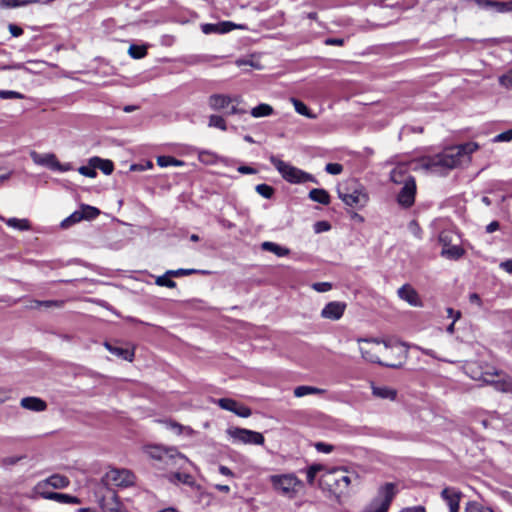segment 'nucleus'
Instances as JSON below:
<instances>
[{
	"instance_id": "nucleus-62",
	"label": "nucleus",
	"mask_w": 512,
	"mask_h": 512,
	"mask_svg": "<svg viewBox=\"0 0 512 512\" xmlns=\"http://www.w3.org/2000/svg\"><path fill=\"white\" fill-rule=\"evenodd\" d=\"M9 32L14 37H19L23 34V29L15 24H9Z\"/></svg>"
},
{
	"instance_id": "nucleus-33",
	"label": "nucleus",
	"mask_w": 512,
	"mask_h": 512,
	"mask_svg": "<svg viewBox=\"0 0 512 512\" xmlns=\"http://www.w3.org/2000/svg\"><path fill=\"white\" fill-rule=\"evenodd\" d=\"M79 211L80 214L83 216V220L95 219L100 214L98 208L86 204L81 205Z\"/></svg>"
},
{
	"instance_id": "nucleus-25",
	"label": "nucleus",
	"mask_w": 512,
	"mask_h": 512,
	"mask_svg": "<svg viewBox=\"0 0 512 512\" xmlns=\"http://www.w3.org/2000/svg\"><path fill=\"white\" fill-rule=\"evenodd\" d=\"M105 347L107 348V350H109L112 354L124 359V360H127V361H132L133 360V357H134V352L129 350V349H125V348H122V347H117V346H113L111 345L110 343H105Z\"/></svg>"
},
{
	"instance_id": "nucleus-36",
	"label": "nucleus",
	"mask_w": 512,
	"mask_h": 512,
	"mask_svg": "<svg viewBox=\"0 0 512 512\" xmlns=\"http://www.w3.org/2000/svg\"><path fill=\"white\" fill-rule=\"evenodd\" d=\"M157 164L160 167L183 166L184 162L171 156H159L157 158Z\"/></svg>"
},
{
	"instance_id": "nucleus-35",
	"label": "nucleus",
	"mask_w": 512,
	"mask_h": 512,
	"mask_svg": "<svg viewBox=\"0 0 512 512\" xmlns=\"http://www.w3.org/2000/svg\"><path fill=\"white\" fill-rule=\"evenodd\" d=\"M128 54L133 59H142L147 54V46L132 44L128 49Z\"/></svg>"
},
{
	"instance_id": "nucleus-2",
	"label": "nucleus",
	"mask_w": 512,
	"mask_h": 512,
	"mask_svg": "<svg viewBox=\"0 0 512 512\" xmlns=\"http://www.w3.org/2000/svg\"><path fill=\"white\" fill-rule=\"evenodd\" d=\"M269 160L282 178L291 184H303L306 182L317 183V180L312 174L282 161L277 156L271 155Z\"/></svg>"
},
{
	"instance_id": "nucleus-58",
	"label": "nucleus",
	"mask_w": 512,
	"mask_h": 512,
	"mask_svg": "<svg viewBox=\"0 0 512 512\" xmlns=\"http://www.w3.org/2000/svg\"><path fill=\"white\" fill-rule=\"evenodd\" d=\"M201 30H202V32L204 34H212V33H218L219 34L218 23H216V24H211V23L203 24L201 26Z\"/></svg>"
},
{
	"instance_id": "nucleus-49",
	"label": "nucleus",
	"mask_w": 512,
	"mask_h": 512,
	"mask_svg": "<svg viewBox=\"0 0 512 512\" xmlns=\"http://www.w3.org/2000/svg\"><path fill=\"white\" fill-rule=\"evenodd\" d=\"M1 99H23L24 95L12 90H0Z\"/></svg>"
},
{
	"instance_id": "nucleus-22",
	"label": "nucleus",
	"mask_w": 512,
	"mask_h": 512,
	"mask_svg": "<svg viewBox=\"0 0 512 512\" xmlns=\"http://www.w3.org/2000/svg\"><path fill=\"white\" fill-rule=\"evenodd\" d=\"M408 168L406 164L397 165L390 173V179L396 184H405V181L411 177L407 175Z\"/></svg>"
},
{
	"instance_id": "nucleus-23",
	"label": "nucleus",
	"mask_w": 512,
	"mask_h": 512,
	"mask_svg": "<svg viewBox=\"0 0 512 512\" xmlns=\"http://www.w3.org/2000/svg\"><path fill=\"white\" fill-rule=\"evenodd\" d=\"M89 164L96 167V169H100L105 175H110L114 169V165L111 160L102 159L100 157H92L89 160Z\"/></svg>"
},
{
	"instance_id": "nucleus-64",
	"label": "nucleus",
	"mask_w": 512,
	"mask_h": 512,
	"mask_svg": "<svg viewBox=\"0 0 512 512\" xmlns=\"http://www.w3.org/2000/svg\"><path fill=\"white\" fill-rule=\"evenodd\" d=\"M238 172L241 174H256L257 170L246 165H241L237 168Z\"/></svg>"
},
{
	"instance_id": "nucleus-15",
	"label": "nucleus",
	"mask_w": 512,
	"mask_h": 512,
	"mask_svg": "<svg viewBox=\"0 0 512 512\" xmlns=\"http://www.w3.org/2000/svg\"><path fill=\"white\" fill-rule=\"evenodd\" d=\"M479 7L484 9H495L498 13L512 12V0L505 2L494 1V0H473Z\"/></svg>"
},
{
	"instance_id": "nucleus-53",
	"label": "nucleus",
	"mask_w": 512,
	"mask_h": 512,
	"mask_svg": "<svg viewBox=\"0 0 512 512\" xmlns=\"http://www.w3.org/2000/svg\"><path fill=\"white\" fill-rule=\"evenodd\" d=\"M312 288L319 293H324L332 289V284L329 282H317L312 284Z\"/></svg>"
},
{
	"instance_id": "nucleus-52",
	"label": "nucleus",
	"mask_w": 512,
	"mask_h": 512,
	"mask_svg": "<svg viewBox=\"0 0 512 512\" xmlns=\"http://www.w3.org/2000/svg\"><path fill=\"white\" fill-rule=\"evenodd\" d=\"M315 449L320 453H331L334 450V446L325 442H317L314 445Z\"/></svg>"
},
{
	"instance_id": "nucleus-21",
	"label": "nucleus",
	"mask_w": 512,
	"mask_h": 512,
	"mask_svg": "<svg viewBox=\"0 0 512 512\" xmlns=\"http://www.w3.org/2000/svg\"><path fill=\"white\" fill-rule=\"evenodd\" d=\"M263 251L271 252L278 257H285L290 254V249L275 242L265 241L261 244Z\"/></svg>"
},
{
	"instance_id": "nucleus-50",
	"label": "nucleus",
	"mask_w": 512,
	"mask_h": 512,
	"mask_svg": "<svg viewBox=\"0 0 512 512\" xmlns=\"http://www.w3.org/2000/svg\"><path fill=\"white\" fill-rule=\"evenodd\" d=\"M325 171L331 175H338L343 171V166L339 163H328Z\"/></svg>"
},
{
	"instance_id": "nucleus-24",
	"label": "nucleus",
	"mask_w": 512,
	"mask_h": 512,
	"mask_svg": "<svg viewBox=\"0 0 512 512\" xmlns=\"http://www.w3.org/2000/svg\"><path fill=\"white\" fill-rule=\"evenodd\" d=\"M0 220L4 221L9 227L19 230V231H27L31 229V225L28 219H19V218H8L0 216Z\"/></svg>"
},
{
	"instance_id": "nucleus-45",
	"label": "nucleus",
	"mask_w": 512,
	"mask_h": 512,
	"mask_svg": "<svg viewBox=\"0 0 512 512\" xmlns=\"http://www.w3.org/2000/svg\"><path fill=\"white\" fill-rule=\"evenodd\" d=\"M198 159L204 164H214L216 162L217 156L210 151H200Z\"/></svg>"
},
{
	"instance_id": "nucleus-42",
	"label": "nucleus",
	"mask_w": 512,
	"mask_h": 512,
	"mask_svg": "<svg viewBox=\"0 0 512 512\" xmlns=\"http://www.w3.org/2000/svg\"><path fill=\"white\" fill-rule=\"evenodd\" d=\"M170 277H173L172 275H168L167 272L161 276H158L155 280V283L158 286L162 287H168V288H175L176 282L170 279Z\"/></svg>"
},
{
	"instance_id": "nucleus-8",
	"label": "nucleus",
	"mask_w": 512,
	"mask_h": 512,
	"mask_svg": "<svg viewBox=\"0 0 512 512\" xmlns=\"http://www.w3.org/2000/svg\"><path fill=\"white\" fill-rule=\"evenodd\" d=\"M70 484V480L68 477L60 474H53L50 477L39 481L35 487L34 491L37 495L42 497V492H50L48 487H52L54 489H64L68 487Z\"/></svg>"
},
{
	"instance_id": "nucleus-3",
	"label": "nucleus",
	"mask_w": 512,
	"mask_h": 512,
	"mask_svg": "<svg viewBox=\"0 0 512 512\" xmlns=\"http://www.w3.org/2000/svg\"><path fill=\"white\" fill-rule=\"evenodd\" d=\"M273 489L282 496L293 499L304 487V483L293 473L270 476Z\"/></svg>"
},
{
	"instance_id": "nucleus-43",
	"label": "nucleus",
	"mask_w": 512,
	"mask_h": 512,
	"mask_svg": "<svg viewBox=\"0 0 512 512\" xmlns=\"http://www.w3.org/2000/svg\"><path fill=\"white\" fill-rule=\"evenodd\" d=\"M256 192L266 199L272 198L274 195V188L268 184H258L255 187Z\"/></svg>"
},
{
	"instance_id": "nucleus-26",
	"label": "nucleus",
	"mask_w": 512,
	"mask_h": 512,
	"mask_svg": "<svg viewBox=\"0 0 512 512\" xmlns=\"http://www.w3.org/2000/svg\"><path fill=\"white\" fill-rule=\"evenodd\" d=\"M453 147L454 151L458 154L461 161L463 157L472 154L479 148L478 144L475 142H468Z\"/></svg>"
},
{
	"instance_id": "nucleus-44",
	"label": "nucleus",
	"mask_w": 512,
	"mask_h": 512,
	"mask_svg": "<svg viewBox=\"0 0 512 512\" xmlns=\"http://www.w3.org/2000/svg\"><path fill=\"white\" fill-rule=\"evenodd\" d=\"M206 273L205 271H199V270H196V269H177V270H168L167 271V274L168 275H172L173 277H181V276H188V275H192V274H195V273Z\"/></svg>"
},
{
	"instance_id": "nucleus-11",
	"label": "nucleus",
	"mask_w": 512,
	"mask_h": 512,
	"mask_svg": "<svg viewBox=\"0 0 512 512\" xmlns=\"http://www.w3.org/2000/svg\"><path fill=\"white\" fill-rule=\"evenodd\" d=\"M239 96H229L225 94H212L209 97L208 104L212 110L220 111L228 108L232 103H240Z\"/></svg>"
},
{
	"instance_id": "nucleus-20",
	"label": "nucleus",
	"mask_w": 512,
	"mask_h": 512,
	"mask_svg": "<svg viewBox=\"0 0 512 512\" xmlns=\"http://www.w3.org/2000/svg\"><path fill=\"white\" fill-rule=\"evenodd\" d=\"M43 499L53 500L60 503L79 504L80 499L68 494L57 493V492H42Z\"/></svg>"
},
{
	"instance_id": "nucleus-5",
	"label": "nucleus",
	"mask_w": 512,
	"mask_h": 512,
	"mask_svg": "<svg viewBox=\"0 0 512 512\" xmlns=\"http://www.w3.org/2000/svg\"><path fill=\"white\" fill-rule=\"evenodd\" d=\"M396 492L395 484H384L378 489L377 496L363 510V512H387Z\"/></svg>"
},
{
	"instance_id": "nucleus-7",
	"label": "nucleus",
	"mask_w": 512,
	"mask_h": 512,
	"mask_svg": "<svg viewBox=\"0 0 512 512\" xmlns=\"http://www.w3.org/2000/svg\"><path fill=\"white\" fill-rule=\"evenodd\" d=\"M104 480L107 485L125 488L134 484L135 476L130 470L112 468L106 472Z\"/></svg>"
},
{
	"instance_id": "nucleus-56",
	"label": "nucleus",
	"mask_w": 512,
	"mask_h": 512,
	"mask_svg": "<svg viewBox=\"0 0 512 512\" xmlns=\"http://www.w3.org/2000/svg\"><path fill=\"white\" fill-rule=\"evenodd\" d=\"M499 82L505 88L512 89V71H509L506 74L500 76Z\"/></svg>"
},
{
	"instance_id": "nucleus-9",
	"label": "nucleus",
	"mask_w": 512,
	"mask_h": 512,
	"mask_svg": "<svg viewBox=\"0 0 512 512\" xmlns=\"http://www.w3.org/2000/svg\"><path fill=\"white\" fill-rule=\"evenodd\" d=\"M415 194V179L413 177H409L405 181V184H403V187L401 188L400 192L398 193L397 201L401 206L408 208L413 205L415 201Z\"/></svg>"
},
{
	"instance_id": "nucleus-28",
	"label": "nucleus",
	"mask_w": 512,
	"mask_h": 512,
	"mask_svg": "<svg viewBox=\"0 0 512 512\" xmlns=\"http://www.w3.org/2000/svg\"><path fill=\"white\" fill-rule=\"evenodd\" d=\"M464 254L463 248L458 245H449L447 247H443L441 255L448 258L457 260L461 258Z\"/></svg>"
},
{
	"instance_id": "nucleus-47",
	"label": "nucleus",
	"mask_w": 512,
	"mask_h": 512,
	"mask_svg": "<svg viewBox=\"0 0 512 512\" xmlns=\"http://www.w3.org/2000/svg\"><path fill=\"white\" fill-rule=\"evenodd\" d=\"M510 141H512V128L507 131H504L502 133H499L492 139V142H494V143L510 142Z\"/></svg>"
},
{
	"instance_id": "nucleus-1",
	"label": "nucleus",
	"mask_w": 512,
	"mask_h": 512,
	"mask_svg": "<svg viewBox=\"0 0 512 512\" xmlns=\"http://www.w3.org/2000/svg\"><path fill=\"white\" fill-rule=\"evenodd\" d=\"M357 473L349 471L345 467H335L324 472L319 480V486L323 491L339 499L348 495L350 486L358 482Z\"/></svg>"
},
{
	"instance_id": "nucleus-37",
	"label": "nucleus",
	"mask_w": 512,
	"mask_h": 512,
	"mask_svg": "<svg viewBox=\"0 0 512 512\" xmlns=\"http://www.w3.org/2000/svg\"><path fill=\"white\" fill-rule=\"evenodd\" d=\"M171 481L172 482H180V483H183L188 486L194 485L193 477L187 473H180V472L174 473L171 476Z\"/></svg>"
},
{
	"instance_id": "nucleus-6",
	"label": "nucleus",
	"mask_w": 512,
	"mask_h": 512,
	"mask_svg": "<svg viewBox=\"0 0 512 512\" xmlns=\"http://www.w3.org/2000/svg\"><path fill=\"white\" fill-rule=\"evenodd\" d=\"M227 434L234 442L243 444L263 445L264 436L260 432L252 431L245 428L231 427L227 429Z\"/></svg>"
},
{
	"instance_id": "nucleus-12",
	"label": "nucleus",
	"mask_w": 512,
	"mask_h": 512,
	"mask_svg": "<svg viewBox=\"0 0 512 512\" xmlns=\"http://www.w3.org/2000/svg\"><path fill=\"white\" fill-rule=\"evenodd\" d=\"M149 454L152 458L165 461L172 460L174 458H179L180 460L185 461V457L180 454L176 448H166L162 446H153L149 448Z\"/></svg>"
},
{
	"instance_id": "nucleus-4",
	"label": "nucleus",
	"mask_w": 512,
	"mask_h": 512,
	"mask_svg": "<svg viewBox=\"0 0 512 512\" xmlns=\"http://www.w3.org/2000/svg\"><path fill=\"white\" fill-rule=\"evenodd\" d=\"M461 163L458 154L454 151V147H449L442 153L427 159L425 166L433 172H441L442 170H450Z\"/></svg>"
},
{
	"instance_id": "nucleus-18",
	"label": "nucleus",
	"mask_w": 512,
	"mask_h": 512,
	"mask_svg": "<svg viewBox=\"0 0 512 512\" xmlns=\"http://www.w3.org/2000/svg\"><path fill=\"white\" fill-rule=\"evenodd\" d=\"M99 505L103 512H121V504L115 493H112L108 497H103L99 501Z\"/></svg>"
},
{
	"instance_id": "nucleus-48",
	"label": "nucleus",
	"mask_w": 512,
	"mask_h": 512,
	"mask_svg": "<svg viewBox=\"0 0 512 512\" xmlns=\"http://www.w3.org/2000/svg\"><path fill=\"white\" fill-rule=\"evenodd\" d=\"M78 172L81 175L89 177V178H95L97 176L96 167L91 166L90 164H89V166L79 167Z\"/></svg>"
},
{
	"instance_id": "nucleus-17",
	"label": "nucleus",
	"mask_w": 512,
	"mask_h": 512,
	"mask_svg": "<svg viewBox=\"0 0 512 512\" xmlns=\"http://www.w3.org/2000/svg\"><path fill=\"white\" fill-rule=\"evenodd\" d=\"M31 159L37 165L46 166L51 170L55 169L57 158L53 153L40 154L35 151L30 153Z\"/></svg>"
},
{
	"instance_id": "nucleus-59",
	"label": "nucleus",
	"mask_w": 512,
	"mask_h": 512,
	"mask_svg": "<svg viewBox=\"0 0 512 512\" xmlns=\"http://www.w3.org/2000/svg\"><path fill=\"white\" fill-rule=\"evenodd\" d=\"M0 6L3 8L20 7V0H0Z\"/></svg>"
},
{
	"instance_id": "nucleus-41",
	"label": "nucleus",
	"mask_w": 512,
	"mask_h": 512,
	"mask_svg": "<svg viewBox=\"0 0 512 512\" xmlns=\"http://www.w3.org/2000/svg\"><path fill=\"white\" fill-rule=\"evenodd\" d=\"M81 220H83V216L80 214V211H74L70 216H68L61 222V227L68 228L71 225L80 222Z\"/></svg>"
},
{
	"instance_id": "nucleus-61",
	"label": "nucleus",
	"mask_w": 512,
	"mask_h": 512,
	"mask_svg": "<svg viewBox=\"0 0 512 512\" xmlns=\"http://www.w3.org/2000/svg\"><path fill=\"white\" fill-rule=\"evenodd\" d=\"M330 229V224L326 221H319L315 224V231L317 233L328 231Z\"/></svg>"
},
{
	"instance_id": "nucleus-54",
	"label": "nucleus",
	"mask_w": 512,
	"mask_h": 512,
	"mask_svg": "<svg viewBox=\"0 0 512 512\" xmlns=\"http://www.w3.org/2000/svg\"><path fill=\"white\" fill-rule=\"evenodd\" d=\"M234 414H236L237 416L242 417V418H247V417L251 416L252 412L249 407L238 403Z\"/></svg>"
},
{
	"instance_id": "nucleus-46",
	"label": "nucleus",
	"mask_w": 512,
	"mask_h": 512,
	"mask_svg": "<svg viewBox=\"0 0 512 512\" xmlns=\"http://www.w3.org/2000/svg\"><path fill=\"white\" fill-rule=\"evenodd\" d=\"M63 301L61 300H46V301H35V306L34 307H41V306H44L46 308H51V307H57V308H60L63 306Z\"/></svg>"
},
{
	"instance_id": "nucleus-60",
	"label": "nucleus",
	"mask_w": 512,
	"mask_h": 512,
	"mask_svg": "<svg viewBox=\"0 0 512 512\" xmlns=\"http://www.w3.org/2000/svg\"><path fill=\"white\" fill-rule=\"evenodd\" d=\"M239 103H232L230 109L226 112L228 115H235V114H245L247 113V110L244 108H239L237 105Z\"/></svg>"
},
{
	"instance_id": "nucleus-51",
	"label": "nucleus",
	"mask_w": 512,
	"mask_h": 512,
	"mask_svg": "<svg viewBox=\"0 0 512 512\" xmlns=\"http://www.w3.org/2000/svg\"><path fill=\"white\" fill-rule=\"evenodd\" d=\"M383 2H384V0H356L355 3L357 5L363 6V7L368 6V5H375V6L383 7V6H385ZM388 6L389 7H395L396 4L395 5L394 4L393 5H388Z\"/></svg>"
},
{
	"instance_id": "nucleus-27",
	"label": "nucleus",
	"mask_w": 512,
	"mask_h": 512,
	"mask_svg": "<svg viewBox=\"0 0 512 512\" xmlns=\"http://www.w3.org/2000/svg\"><path fill=\"white\" fill-rule=\"evenodd\" d=\"M309 198L312 201L318 202L323 205H328L330 202V196H329L328 192L326 190L320 189V188L312 189L309 192Z\"/></svg>"
},
{
	"instance_id": "nucleus-30",
	"label": "nucleus",
	"mask_w": 512,
	"mask_h": 512,
	"mask_svg": "<svg viewBox=\"0 0 512 512\" xmlns=\"http://www.w3.org/2000/svg\"><path fill=\"white\" fill-rule=\"evenodd\" d=\"M291 102L295 108V111L300 114V115H303L309 119H315L316 118V115L311 113V111L308 109V107L300 100L296 99V98H291Z\"/></svg>"
},
{
	"instance_id": "nucleus-34",
	"label": "nucleus",
	"mask_w": 512,
	"mask_h": 512,
	"mask_svg": "<svg viewBox=\"0 0 512 512\" xmlns=\"http://www.w3.org/2000/svg\"><path fill=\"white\" fill-rule=\"evenodd\" d=\"M373 395L383 399H394L396 397V391L388 387H373Z\"/></svg>"
},
{
	"instance_id": "nucleus-31",
	"label": "nucleus",
	"mask_w": 512,
	"mask_h": 512,
	"mask_svg": "<svg viewBox=\"0 0 512 512\" xmlns=\"http://www.w3.org/2000/svg\"><path fill=\"white\" fill-rule=\"evenodd\" d=\"M324 390L312 386H298L294 389V396L297 398L304 397L310 394H322Z\"/></svg>"
},
{
	"instance_id": "nucleus-19",
	"label": "nucleus",
	"mask_w": 512,
	"mask_h": 512,
	"mask_svg": "<svg viewBox=\"0 0 512 512\" xmlns=\"http://www.w3.org/2000/svg\"><path fill=\"white\" fill-rule=\"evenodd\" d=\"M20 405L27 410L41 412L47 408L45 401L38 397H25L21 399Z\"/></svg>"
},
{
	"instance_id": "nucleus-40",
	"label": "nucleus",
	"mask_w": 512,
	"mask_h": 512,
	"mask_svg": "<svg viewBox=\"0 0 512 512\" xmlns=\"http://www.w3.org/2000/svg\"><path fill=\"white\" fill-rule=\"evenodd\" d=\"M465 512H494V511L490 507L484 506L479 502L472 501V502L467 503Z\"/></svg>"
},
{
	"instance_id": "nucleus-57",
	"label": "nucleus",
	"mask_w": 512,
	"mask_h": 512,
	"mask_svg": "<svg viewBox=\"0 0 512 512\" xmlns=\"http://www.w3.org/2000/svg\"><path fill=\"white\" fill-rule=\"evenodd\" d=\"M218 27H219V34H224V33L232 31L236 27V25L230 21H223V22L218 23Z\"/></svg>"
},
{
	"instance_id": "nucleus-10",
	"label": "nucleus",
	"mask_w": 512,
	"mask_h": 512,
	"mask_svg": "<svg viewBox=\"0 0 512 512\" xmlns=\"http://www.w3.org/2000/svg\"><path fill=\"white\" fill-rule=\"evenodd\" d=\"M339 198L348 206L355 207L365 201V194L357 189L350 190L347 186L338 188Z\"/></svg>"
},
{
	"instance_id": "nucleus-32",
	"label": "nucleus",
	"mask_w": 512,
	"mask_h": 512,
	"mask_svg": "<svg viewBox=\"0 0 512 512\" xmlns=\"http://www.w3.org/2000/svg\"><path fill=\"white\" fill-rule=\"evenodd\" d=\"M360 352H361L362 357L366 361H369L371 363H378L381 365H385L387 367H396V365H393V364H383L380 361L379 357L372 351V349H367L364 346H360Z\"/></svg>"
},
{
	"instance_id": "nucleus-39",
	"label": "nucleus",
	"mask_w": 512,
	"mask_h": 512,
	"mask_svg": "<svg viewBox=\"0 0 512 512\" xmlns=\"http://www.w3.org/2000/svg\"><path fill=\"white\" fill-rule=\"evenodd\" d=\"M217 404L222 409L235 413L238 402L231 398H220L217 400Z\"/></svg>"
},
{
	"instance_id": "nucleus-29",
	"label": "nucleus",
	"mask_w": 512,
	"mask_h": 512,
	"mask_svg": "<svg viewBox=\"0 0 512 512\" xmlns=\"http://www.w3.org/2000/svg\"><path fill=\"white\" fill-rule=\"evenodd\" d=\"M273 112V107L266 103H261L250 111L251 116L254 118L270 116Z\"/></svg>"
},
{
	"instance_id": "nucleus-63",
	"label": "nucleus",
	"mask_w": 512,
	"mask_h": 512,
	"mask_svg": "<svg viewBox=\"0 0 512 512\" xmlns=\"http://www.w3.org/2000/svg\"><path fill=\"white\" fill-rule=\"evenodd\" d=\"M446 312H447V317L452 318L454 322H456L461 317V312L455 311L453 308H450V307L447 308Z\"/></svg>"
},
{
	"instance_id": "nucleus-38",
	"label": "nucleus",
	"mask_w": 512,
	"mask_h": 512,
	"mask_svg": "<svg viewBox=\"0 0 512 512\" xmlns=\"http://www.w3.org/2000/svg\"><path fill=\"white\" fill-rule=\"evenodd\" d=\"M209 127H214V128H218L222 131H226L227 130V125H226V121L225 119L220 116V115H211L209 117V123H208Z\"/></svg>"
},
{
	"instance_id": "nucleus-13",
	"label": "nucleus",
	"mask_w": 512,
	"mask_h": 512,
	"mask_svg": "<svg viewBox=\"0 0 512 512\" xmlns=\"http://www.w3.org/2000/svg\"><path fill=\"white\" fill-rule=\"evenodd\" d=\"M346 309V303L340 301H332L327 303L321 310V317L329 320H339Z\"/></svg>"
},
{
	"instance_id": "nucleus-14",
	"label": "nucleus",
	"mask_w": 512,
	"mask_h": 512,
	"mask_svg": "<svg viewBox=\"0 0 512 512\" xmlns=\"http://www.w3.org/2000/svg\"><path fill=\"white\" fill-rule=\"evenodd\" d=\"M397 294L400 299L406 301L408 304L414 307H421L422 301L419 297L418 292L409 284H404L401 286Z\"/></svg>"
},
{
	"instance_id": "nucleus-16",
	"label": "nucleus",
	"mask_w": 512,
	"mask_h": 512,
	"mask_svg": "<svg viewBox=\"0 0 512 512\" xmlns=\"http://www.w3.org/2000/svg\"><path fill=\"white\" fill-rule=\"evenodd\" d=\"M460 492L455 488L447 487L442 490L441 496L449 507V512L459 511Z\"/></svg>"
},
{
	"instance_id": "nucleus-55",
	"label": "nucleus",
	"mask_w": 512,
	"mask_h": 512,
	"mask_svg": "<svg viewBox=\"0 0 512 512\" xmlns=\"http://www.w3.org/2000/svg\"><path fill=\"white\" fill-rule=\"evenodd\" d=\"M321 469L320 465H312L307 469L306 475H307V481L311 484L314 482L315 477L318 473V471Z\"/></svg>"
}]
</instances>
